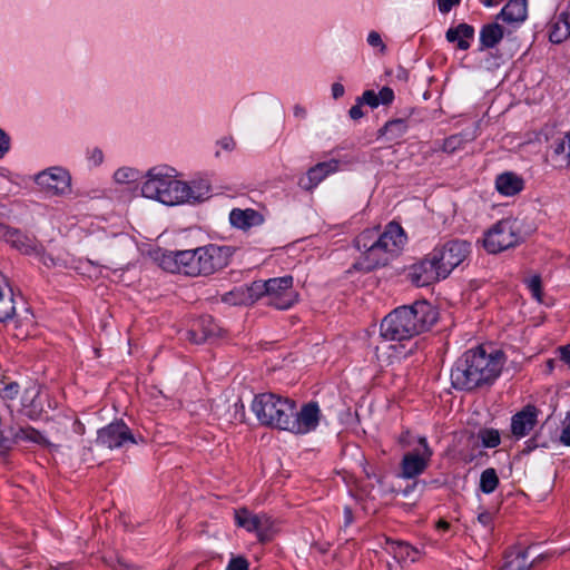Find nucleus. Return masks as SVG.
I'll return each instance as SVG.
<instances>
[{"instance_id": "nucleus-1", "label": "nucleus", "mask_w": 570, "mask_h": 570, "mask_svg": "<svg viewBox=\"0 0 570 570\" xmlns=\"http://www.w3.org/2000/svg\"><path fill=\"white\" fill-rule=\"evenodd\" d=\"M250 407L261 424L298 435L316 430L321 420L316 402L305 403L298 410L295 401L274 393L256 395Z\"/></svg>"}, {"instance_id": "nucleus-2", "label": "nucleus", "mask_w": 570, "mask_h": 570, "mask_svg": "<svg viewBox=\"0 0 570 570\" xmlns=\"http://www.w3.org/2000/svg\"><path fill=\"white\" fill-rule=\"evenodd\" d=\"M505 363L504 353L491 345H480L464 352L451 370L454 389L472 391L493 384Z\"/></svg>"}, {"instance_id": "nucleus-3", "label": "nucleus", "mask_w": 570, "mask_h": 570, "mask_svg": "<svg viewBox=\"0 0 570 570\" xmlns=\"http://www.w3.org/2000/svg\"><path fill=\"white\" fill-rule=\"evenodd\" d=\"M438 320V312L425 301L396 307L381 322L380 332L385 341L403 342L413 338Z\"/></svg>"}, {"instance_id": "nucleus-4", "label": "nucleus", "mask_w": 570, "mask_h": 570, "mask_svg": "<svg viewBox=\"0 0 570 570\" xmlns=\"http://www.w3.org/2000/svg\"><path fill=\"white\" fill-rule=\"evenodd\" d=\"M242 292L246 297L234 301V303H254L259 298H265L266 304L277 309L291 308L298 299V294L293 287V277L283 276L269 278L267 281H255L246 288H237L228 295Z\"/></svg>"}, {"instance_id": "nucleus-5", "label": "nucleus", "mask_w": 570, "mask_h": 570, "mask_svg": "<svg viewBox=\"0 0 570 570\" xmlns=\"http://www.w3.org/2000/svg\"><path fill=\"white\" fill-rule=\"evenodd\" d=\"M209 196L210 185L206 180L183 181L178 179V171L175 169L166 189L163 190L160 203L168 206L195 204L204 202Z\"/></svg>"}, {"instance_id": "nucleus-6", "label": "nucleus", "mask_w": 570, "mask_h": 570, "mask_svg": "<svg viewBox=\"0 0 570 570\" xmlns=\"http://www.w3.org/2000/svg\"><path fill=\"white\" fill-rule=\"evenodd\" d=\"M521 240V228L517 219L504 218L484 233L483 247L490 254H498L519 245Z\"/></svg>"}, {"instance_id": "nucleus-7", "label": "nucleus", "mask_w": 570, "mask_h": 570, "mask_svg": "<svg viewBox=\"0 0 570 570\" xmlns=\"http://www.w3.org/2000/svg\"><path fill=\"white\" fill-rule=\"evenodd\" d=\"M406 236L396 223H390L383 233H377L376 246L374 247V268L385 265L390 257L397 254L405 244Z\"/></svg>"}, {"instance_id": "nucleus-8", "label": "nucleus", "mask_w": 570, "mask_h": 570, "mask_svg": "<svg viewBox=\"0 0 570 570\" xmlns=\"http://www.w3.org/2000/svg\"><path fill=\"white\" fill-rule=\"evenodd\" d=\"M432 252L433 259L439 261V265L448 277L470 255L471 244L466 240L453 239L435 247Z\"/></svg>"}, {"instance_id": "nucleus-9", "label": "nucleus", "mask_w": 570, "mask_h": 570, "mask_svg": "<svg viewBox=\"0 0 570 570\" xmlns=\"http://www.w3.org/2000/svg\"><path fill=\"white\" fill-rule=\"evenodd\" d=\"M433 455L432 449L424 436L417 439V446L403 455L400 475L404 479H413L422 474L430 464Z\"/></svg>"}, {"instance_id": "nucleus-10", "label": "nucleus", "mask_w": 570, "mask_h": 570, "mask_svg": "<svg viewBox=\"0 0 570 570\" xmlns=\"http://www.w3.org/2000/svg\"><path fill=\"white\" fill-rule=\"evenodd\" d=\"M234 254L230 246L209 244L198 248L199 275H210L225 268Z\"/></svg>"}, {"instance_id": "nucleus-11", "label": "nucleus", "mask_w": 570, "mask_h": 570, "mask_svg": "<svg viewBox=\"0 0 570 570\" xmlns=\"http://www.w3.org/2000/svg\"><path fill=\"white\" fill-rule=\"evenodd\" d=\"M198 248L193 250L168 252L163 255L161 267L170 273H181L189 276L199 275Z\"/></svg>"}, {"instance_id": "nucleus-12", "label": "nucleus", "mask_w": 570, "mask_h": 570, "mask_svg": "<svg viewBox=\"0 0 570 570\" xmlns=\"http://www.w3.org/2000/svg\"><path fill=\"white\" fill-rule=\"evenodd\" d=\"M35 183L50 195H67L71 191L70 174L62 167H51L38 173Z\"/></svg>"}, {"instance_id": "nucleus-13", "label": "nucleus", "mask_w": 570, "mask_h": 570, "mask_svg": "<svg viewBox=\"0 0 570 570\" xmlns=\"http://www.w3.org/2000/svg\"><path fill=\"white\" fill-rule=\"evenodd\" d=\"M173 173H175V168L167 165H158L148 169L141 184V195L160 203L163 190L166 189Z\"/></svg>"}, {"instance_id": "nucleus-14", "label": "nucleus", "mask_w": 570, "mask_h": 570, "mask_svg": "<svg viewBox=\"0 0 570 570\" xmlns=\"http://www.w3.org/2000/svg\"><path fill=\"white\" fill-rule=\"evenodd\" d=\"M0 239H3L23 255L42 256V244L40 242L2 223H0Z\"/></svg>"}, {"instance_id": "nucleus-15", "label": "nucleus", "mask_w": 570, "mask_h": 570, "mask_svg": "<svg viewBox=\"0 0 570 570\" xmlns=\"http://www.w3.org/2000/svg\"><path fill=\"white\" fill-rule=\"evenodd\" d=\"M127 443H137L124 422H114L98 431L97 444L107 449L122 448Z\"/></svg>"}, {"instance_id": "nucleus-16", "label": "nucleus", "mask_w": 570, "mask_h": 570, "mask_svg": "<svg viewBox=\"0 0 570 570\" xmlns=\"http://www.w3.org/2000/svg\"><path fill=\"white\" fill-rule=\"evenodd\" d=\"M446 278L438 259H433V252L411 268V279L416 286H428L434 282Z\"/></svg>"}, {"instance_id": "nucleus-17", "label": "nucleus", "mask_w": 570, "mask_h": 570, "mask_svg": "<svg viewBox=\"0 0 570 570\" xmlns=\"http://www.w3.org/2000/svg\"><path fill=\"white\" fill-rule=\"evenodd\" d=\"M547 161L557 170L570 168V130L551 142L547 150Z\"/></svg>"}, {"instance_id": "nucleus-18", "label": "nucleus", "mask_w": 570, "mask_h": 570, "mask_svg": "<svg viewBox=\"0 0 570 570\" xmlns=\"http://www.w3.org/2000/svg\"><path fill=\"white\" fill-rule=\"evenodd\" d=\"M217 333L218 326L214 320L210 316H202L193 322L191 327L186 332V337L195 344H200L216 336Z\"/></svg>"}, {"instance_id": "nucleus-19", "label": "nucleus", "mask_w": 570, "mask_h": 570, "mask_svg": "<svg viewBox=\"0 0 570 570\" xmlns=\"http://www.w3.org/2000/svg\"><path fill=\"white\" fill-rule=\"evenodd\" d=\"M538 411L534 406H525L522 411L512 416L511 431L517 438H523L537 424Z\"/></svg>"}, {"instance_id": "nucleus-20", "label": "nucleus", "mask_w": 570, "mask_h": 570, "mask_svg": "<svg viewBox=\"0 0 570 570\" xmlns=\"http://www.w3.org/2000/svg\"><path fill=\"white\" fill-rule=\"evenodd\" d=\"M376 229H366L362 232L355 239L356 247L363 252L364 261L361 264L364 269L371 271L374 268L375 252L373 249L376 246Z\"/></svg>"}, {"instance_id": "nucleus-21", "label": "nucleus", "mask_w": 570, "mask_h": 570, "mask_svg": "<svg viewBox=\"0 0 570 570\" xmlns=\"http://www.w3.org/2000/svg\"><path fill=\"white\" fill-rule=\"evenodd\" d=\"M229 222L235 228L247 230L252 227L262 225L264 217L261 213L252 208H234L229 213Z\"/></svg>"}, {"instance_id": "nucleus-22", "label": "nucleus", "mask_w": 570, "mask_h": 570, "mask_svg": "<svg viewBox=\"0 0 570 570\" xmlns=\"http://www.w3.org/2000/svg\"><path fill=\"white\" fill-rule=\"evenodd\" d=\"M547 558L546 554L540 553L533 557V549L528 548L525 550L518 551L508 557L505 561L507 570H527L537 566L539 562Z\"/></svg>"}, {"instance_id": "nucleus-23", "label": "nucleus", "mask_w": 570, "mask_h": 570, "mask_svg": "<svg viewBox=\"0 0 570 570\" xmlns=\"http://www.w3.org/2000/svg\"><path fill=\"white\" fill-rule=\"evenodd\" d=\"M340 168V161L336 159H331L328 161H323L316 164L314 167L309 168L307 171V183L303 184L305 189H313L320 183H322L328 175L334 174Z\"/></svg>"}, {"instance_id": "nucleus-24", "label": "nucleus", "mask_w": 570, "mask_h": 570, "mask_svg": "<svg viewBox=\"0 0 570 570\" xmlns=\"http://www.w3.org/2000/svg\"><path fill=\"white\" fill-rule=\"evenodd\" d=\"M16 312L12 288L7 277L0 272V322L10 320Z\"/></svg>"}, {"instance_id": "nucleus-25", "label": "nucleus", "mask_w": 570, "mask_h": 570, "mask_svg": "<svg viewBox=\"0 0 570 570\" xmlns=\"http://www.w3.org/2000/svg\"><path fill=\"white\" fill-rule=\"evenodd\" d=\"M524 187L523 179L514 173L507 171L499 175L495 179L497 190L507 197L519 194Z\"/></svg>"}, {"instance_id": "nucleus-26", "label": "nucleus", "mask_w": 570, "mask_h": 570, "mask_svg": "<svg viewBox=\"0 0 570 570\" xmlns=\"http://www.w3.org/2000/svg\"><path fill=\"white\" fill-rule=\"evenodd\" d=\"M549 40L553 43H561L570 36V21L569 14L566 12L554 17L549 26Z\"/></svg>"}, {"instance_id": "nucleus-27", "label": "nucleus", "mask_w": 570, "mask_h": 570, "mask_svg": "<svg viewBox=\"0 0 570 570\" xmlns=\"http://www.w3.org/2000/svg\"><path fill=\"white\" fill-rule=\"evenodd\" d=\"M473 37L474 28L466 23H460L454 28H450L445 33L446 40L452 43L455 42L460 50H468Z\"/></svg>"}, {"instance_id": "nucleus-28", "label": "nucleus", "mask_w": 570, "mask_h": 570, "mask_svg": "<svg viewBox=\"0 0 570 570\" xmlns=\"http://www.w3.org/2000/svg\"><path fill=\"white\" fill-rule=\"evenodd\" d=\"M500 17L505 22H522L527 18L525 0H509L502 8Z\"/></svg>"}, {"instance_id": "nucleus-29", "label": "nucleus", "mask_w": 570, "mask_h": 570, "mask_svg": "<svg viewBox=\"0 0 570 570\" xmlns=\"http://www.w3.org/2000/svg\"><path fill=\"white\" fill-rule=\"evenodd\" d=\"M14 434L17 439V443L19 441H27L31 443L39 444L49 449H57V445L52 444L46 436L41 434L38 430L32 426H20L14 429Z\"/></svg>"}, {"instance_id": "nucleus-30", "label": "nucleus", "mask_w": 570, "mask_h": 570, "mask_svg": "<svg viewBox=\"0 0 570 570\" xmlns=\"http://www.w3.org/2000/svg\"><path fill=\"white\" fill-rule=\"evenodd\" d=\"M503 28L499 23H489L480 31L481 49L495 47L503 38Z\"/></svg>"}, {"instance_id": "nucleus-31", "label": "nucleus", "mask_w": 570, "mask_h": 570, "mask_svg": "<svg viewBox=\"0 0 570 570\" xmlns=\"http://www.w3.org/2000/svg\"><path fill=\"white\" fill-rule=\"evenodd\" d=\"M386 549L399 562H414L416 559L417 551L405 542H387Z\"/></svg>"}, {"instance_id": "nucleus-32", "label": "nucleus", "mask_w": 570, "mask_h": 570, "mask_svg": "<svg viewBox=\"0 0 570 570\" xmlns=\"http://www.w3.org/2000/svg\"><path fill=\"white\" fill-rule=\"evenodd\" d=\"M375 355L379 362L391 364L394 360L404 357L406 352L403 351V346H396L384 342L376 347Z\"/></svg>"}, {"instance_id": "nucleus-33", "label": "nucleus", "mask_w": 570, "mask_h": 570, "mask_svg": "<svg viewBox=\"0 0 570 570\" xmlns=\"http://www.w3.org/2000/svg\"><path fill=\"white\" fill-rule=\"evenodd\" d=\"M17 445L14 428L0 431V462L7 463L11 451Z\"/></svg>"}, {"instance_id": "nucleus-34", "label": "nucleus", "mask_w": 570, "mask_h": 570, "mask_svg": "<svg viewBox=\"0 0 570 570\" xmlns=\"http://www.w3.org/2000/svg\"><path fill=\"white\" fill-rule=\"evenodd\" d=\"M407 130V124L404 119H393L387 121L380 132L389 139L394 140L402 137Z\"/></svg>"}, {"instance_id": "nucleus-35", "label": "nucleus", "mask_w": 570, "mask_h": 570, "mask_svg": "<svg viewBox=\"0 0 570 570\" xmlns=\"http://www.w3.org/2000/svg\"><path fill=\"white\" fill-rule=\"evenodd\" d=\"M498 485L499 476L497 471L493 468L485 469L480 476V490L485 494H490L495 491Z\"/></svg>"}, {"instance_id": "nucleus-36", "label": "nucleus", "mask_w": 570, "mask_h": 570, "mask_svg": "<svg viewBox=\"0 0 570 570\" xmlns=\"http://www.w3.org/2000/svg\"><path fill=\"white\" fill-rule=\"evenodd\" d=\"M272 530V519L266 514H258L255 521V529L252 532H255L261 541H265L271 538Z\"/></svg>"}, {"instance_id": "nucleus-37", "label": "nucleus", "mask_w": 570, "mask_h": 570, "mask_svg": "<svg viewBox=\"0 0 570 570\" xmlns=\"http://www.w3.org/2000/svg\"><path fill=\"white\" fill-rule=\"evenodd\" d=\"M258 514L250 512L249 510L243 508L235 511V522L238 527L244 528L248 532H252L255 529V521Z\"/></svg>"}, {"instance_id": "nucleus-38", "label": "nucleus", "mask_w": 570, "mask_h": 570, "mask_svg": "<svg viewBox=\"0 0 570 570\" xmlns=\"http://www.w3.org/2000/svg\"><path fill=\"white\" fill-rule=\"evenodd\" d=\"M478 439L484 448H497L501 442L500 432L490 428L480 429L478 432Z\"/></svg>"}, {"instance_id": "nucleus-39", "label": "nucleus", "mask_w": 570, "mask_h": 570, "mask_svg": "<svg viewBox=\"0 0 570 570\" xmlns=\"http://www.w3.org/2000/svg\"><path fill=\"white\" fill-rule=\"evenodd\" d=\"M466 141H468V139L463 134L452 135L443 140L442 150L448 154H453V153L462 149L464 147V145L466 144Z\"/></svg>"}, {"instance_id": "nucleus-40", "label": "nucleus", "mask_w": 570, "mask_h": 570, "mask_svg": "<svg viewBox=\"0 0 570 570\" xmlns=\"http://www.w3.org/2000/svg\"><path fill=\"white\" fill-rule=\"evenodd\" d=\"M139 178V173L131 167L118 168L114 174V179L117 184H130Z\"/></svg>"}, {"instance_id": "nucleus-41", "label": "nucleus", "mask_w": 570, "mask_h": 570, "mask_svg": "<svg viewBox=\"0 0 570 570\" xmlns=\"http://www.w3.org/2000/svg\"><path fill=\"white\" fill-rule=\"evenodd\" d=\"M528 284V288L530 289L532 296L537 299V301H541V297H542V291H541V278L539 275H534L532 277H530L527 282Z\"/></svg>"}, {"instance_id": "nucleus-42", "label": "nucleus", "mask_w": 570, "mask_h": 570, "mask_svg": "<svg viewBox=\"0 0 570 570\" xmlns=\"http://www.w3.org/2000/svg\"><path fill=\"white\" fill-rule=\"evenodd\" d=\"M560 442L570 446V412H568L561 422Z\"/></svg>"}, {"instance_id": "nucleus-43", "label": "nucleus", "mask_w": 570, "mask_h": 570, "mask_svg": "<svg viewBox=\"0 0 570 570\" xmlns=\"http://www.w3.org/2000/svg\"><path fill=\"white\" fill-rule=\"evenodd\" d=\"M358 100L363 105H367L371 108H377L380 106L379 96L373 90H366L363 92Z\"/></svg>"}, {"instance_id": "nucleus-44", "label": "nucleus", "mask_w": 570, "mask_h": 570, "mask_svg": "<svg viewBox=\"0 0 570 570\" xmlns=\"http://www.w3.org/2000/svg\"><path fill=\"white\" fill-rule=\"evenodd\" d=\"M87 159L90 165L97 167L104 161V153L100 148L94 147L87 150Z\"/></svg>"}, {"instance_id": "nucleus-45", "label": "nucleus", "mask_w": 570, "mask_h": 570, "mask_svg": "<svg viewBox=\"0 0 570 570\" xmlns=\"http://www.w3.org/2000/svg\"><path fill=\"white\" fill-rule=\"evenodd\" d=\"M19 394V384L16 382H11L7 384L2 391L0 392V396L3 400H14Z\"/></svg>"}, {"instance_id": "nucleus-46", "label": "nucleus", "mask_w": 570, "mask_h": 570, "mask_svg": "<svg viewBox=\"0 0 570 570\" xmlns=\"http://www.w3.org/2000/svg\"><path fill=\"white\" fill-rule=\"evenodd\" d=\"M249 563L243 557L232 558L226 567V570H248Z\"/></svg>"}, {"instance_id": "nucleus-47", "label": "nucleus", "mask_w": 570, "mask_h": 570, "mask_svg": "<svg viewBox=\"0 0 570 570\" xmlns=\"http://www.w3.org/2000/svg\"><path fill=\"white\" fill-rule=\"evenodd\" d=\"M367 43L371 46V47H374V48H380V50L382 52H384L386 50V46L384 45L382 38H381V35L376 31H371L368 35H367Z\"/></svg>"}, {"instance_id": "nucleus-48", "label": "nucleus", "mask_w": 570, "mask_h": 570, "mask_svg": "<svg viewBox=\"0 0 570 570\" xmlns=\"http://www.w3.org/2000/svg\"><path fill=\"white\" fill-rule=\"evenodd\" d=\"M376 95L379 96L380 105L387 106L394 100V91L390 87H383Z\"/></svg>"}, {"instance_id": "nucleus-49", "label": "nucleus", "mask_w": 570, "mask_h": 570, "mask_svg": "<svg viewBox=\"0 0 570 570\" xmlns=\"http://www.w3.org/2000/svg\"><path fill=\"white\" fill-rule=\"evenodd\" d=\"M10 150V137L0 128V159Z\"/></svg>"}, {"instance_id": "nucleus-50", "label": "nucleus", "mask_w": 570, "mask_h": 570, "mask_svg": "<svg viewBox=\"0 0 570 570\" xmlns=\"http://www.w3.org/2000/svg\"><path fill=\"white\" fill-rule=\"evenodd\" d=\"M460 0H438V7L440 12L448 13L451 11V9L459 4Z\"/></svg>"}, {"instance_id": "nucleus-51", "label": "nucleus", "mask_w": 570, "mask_h": 570, "mask_svg": "<svg viewBox=\"0 0 570 570\" xmlns=\"http://www.w3.org/2000/svg\"><path fill=\"white\" fill-rule=\"evenodd\" d=\"M362 106L363 104L360 102L358 98L356 99V104L354 106L351 107L348 114H350V117L353 119V120H358L363 117V110H362Z\"/></svg>"}, {"instance_id": "nucleus-52", "label": "nucleus", "mask_w": 570, "mask_h": 570, "mask_svg": "<svg viewBox=\"0 0 570 570\" xmlns=\"http://www.w3.org/2000/svg\"><path fill=\"white\" fill-rule=\"evenodd\" d=\"M478 521L485 528H490L493 521V514L489 511H482L478 514Z\"/></svg>"}, {"instance_id": "nucleus-53", "label": "nucleus", "mask_w": 570, "mask_h": 570, "mask_svg": "<svg viewBox=\"0 0 570 570\" xmlns=\"http://www.w3.org/2000/svg\"><path fill=\"white\" fill-rule=\"evenodd\" d=\"M560 361L568 365L570 368V344L558 348Z\"/></svg>"}, {"instance_id": "nucleus-54", "label": "nucleus", "mask_w": 570, "mask_h": 570, "mask_svg": "<svg viewBox=\"0 0 570 570\" xmlns=\"http://www.w3.org/2000/svg\"><path fill=\"white\" fill-rule=\"evenodd\" d=\"M331 90H332V97L334 99H338V98L343 97V95L345 92L344 86L342 83H340V82H334L332 85Z\"/></svg>"}, {"instance_id": "nucleus-55", "label": "nucleus", "mask_w": 570, "mask_h": 570, "mask_svg": "<svg viewBox=\"0 0 570 570\" xmlns=\"http://www.w3.org/2000/svg\"><path fill=\"white\" fill-rule=\"evenodd\" d=\"M36 257L39 258L42 262V264L47 267H51V266L56 265L53 257H51L50 255H47L45 253L43 248H42V256H36Z\"/></svg>"}, {"instance_id": "nucleus-56", "label": "nucleus", "mask_w": 570, "mask_h": 570, "mask_svg": "<svg viewBox=\"0 0 570 570\" xmlns=\"http://www.w3.org/2000/svg\"><path fill=\"white\" fill-rule=\"evenodd\" d=\"M354 521L353 511L350 507L344 508V527H350Z\"/></svg>"}, {"instance_id": "nucleus-57", "label": "nucleus", "mask_w": 570, "mask_h": 570, "mask_svg": "<svg viewBox=\"0 0 570 570\" xmlns=\"http://www.w3.org/2000/svg\"><path fill=\"white\" fill-rule=\"evenodd\" d=\"M293 112L296 118L301 119H304L307 115L306 109L299 105L294 106Z\"/></svg>"}, {"instance_id": "nucleus-58", "label": "nucleus", "mask_w": 570, "mask_h": 570, "mask_svg": "<svg viewBox=\"0 0 570 570\" xmlns=\"http://www.w3.org/2000/svg\"><path fill=\"white\" fill-rule=\"evenodd\" d=\"M219 144L226 150H233L235 147V141L232 138H223Z\"/></svg>"}, {"instance_id": "nucleus-59", "label": "nucleus", "mask_w": 570, "mask_h": 570, "mask_svg": "<svg viewBox=\"0 0 570 570\" xmlns=\"http://www.w3.org/2000/svg\"><path fill=\"white\" fill-rule=\"evenodd\" d=\"M436 528L440 530H448L450 528V523L445 520H439L436 523Z\"/></svg>"}, {"instance_id": "nucleus-60", "label": "nucleus", "mask_w": 570, "mask_h": 570, "mask_svg": "<svg viewBox=\"0 0 570 570\" xmlns=\"http://www.w3.org/2000/svg\"><path fill=\"white\" fill-rule=\"evenodd\" d=\"M485 7H493L499 4L501 0H480Z\"/></svg>"}, {"instance_id": "nucleus-61", "label": "nucleus", "mask_w": 570, "mask_h": 570, "mask_svg": "<svg viewBox=\"0 0 570 570\" xmlns=\"http://www.w3.org/2000/svg\"><path fill=\"white\" fill-rule=\"evenodd\" d=\"M554 363H556V361H554V360H548V361H547V366H548L549 371H552V370H553V367H554Z\"/></svg>"}, {"instance_id": "nucleus-62", "label": "nucleus", "mask_w": 570, "mask_h": 570, "mask_svg": "<svg viewBox=\"0 0 570 570\" xmlns=\"http://www.w3.org/2000/svg\"><path fill=\"white\" fill-rule=\"evenodd\" d=\"M75 431L77 433L82 434L83 433V426L80 423H77V426H76Z\"/></svg>"}]
</instances>
